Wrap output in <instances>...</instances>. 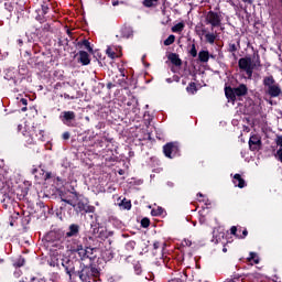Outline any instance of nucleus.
Segmentation results:
<instances>
[{
  "mask_svg": "<svg viewBox=\"0 0 282 282\" xmlns=\"http://www.w3.org/2000/svg\"><path fill=\"white\" fill-rule=\"evenodd\" d=\"M62 265L66 272V274L72 279V276H76V264H74V260L69 258L62 259Z\"/></svg>",
  "mask_w": 282,
  "mask_h": 282,
  "instance_id": "obj_11",
  "label": "nucleus"
},
{
  "mask_svg": "<svg viewBox=\"0 0 282 282\" xmlns=\"http://www.w3.org/2000/svg\"><path fill=\"white\" fill-rule=\"evenodd\" d=\"M58 45H59V46H65V43H64V40H63V39H59V40H58Z\"/></svg>",
  "mask_w": 282,
  "mask_h": 282,
  "instance_id": "obj_60",
  "label": "nucleus"
},
{
  "mask_svg": "<svg viewBox=\"0 0 282 282\" xmlns=\"http://www.w3.org/2000/svg\"><path fill=\"white\" fill-rule=\"evenodd\" d=\"M230 232H231V235H234V237H238L239 238V235L237 234V227L236 226H232L230 228Z\"/></svg>",
  "mask_w": 282,
  "mask_h": 282,
  "instance_id": "obj_45",
  "label": "nucleus"
},
{
  "mask_svg": "<svg viewBox=\"0 0 282 282\" xmlns=\"http://www.w3.org/2000/svg\"><path fill=\"white\" fill-rule=\"evenodd\" d=\"M64 41V45L67 46L69 45V39L65 37V39H62Z\"/></svg>",
  "mask_w": 282,
  "mask_h": 282,
  "instance_id": "obj_57",
  "label": "nucleus"
},
{
  "mask_svg": "<svg viewBox=\"0 0 282 282\" xmlns=\"http://www.w3.org/2000/svg\"><path fill=\"white\" fill-rule=\"evenodd\" d=\"M163 154L169 160H174V158H180V142L172 141L163 145Z\"/></svg>",
  "mask_w": 282,
  "mask_h": 282,
  "instance_id": "obj_5",
  "label": "nucleus"
},
{
  "mask_svg": "<svg viewBox=\"0 0 282 282\" xmlns=\"http://www.w3.org/2000/svg\"><path fill=\"white\" fill-rule=\"evenodd\" d=\"M126 250H128V252H133V250H135V241L130 240L126 243Z\"/></svg>",
  "mask_w": 282,
  "mask_h": 282,
  "instance_id": "obj_32",
  "label": "nucleus"
},
{
  "mask_svg": "<svg viewBox=\"0 0 282 282\" xmlns=\"http://www.w3.org/2000/svg\"><path fill=\"white\" fill-rule=\"evenodd\" d=\"M78 55V63H80L82 65L87 66L91 63V58H89V53H87V51H79Z\"/></svg>",
  "mask_w": 282,
  "mask_h": 282,
  "instance_id": "obj_13",
  "label": "nucleus"
},
{
  "mask_svg": "<svg viewBox=\"0 0 282 282\" xmlns=\"http://www.w3.org/2000/svg\"><path fill=\"white\" fill-rule=\"evenodd\" d=\"M21 274H22L21 270H18L14 272V276H17V278L21 276Z\"/></svg>",
  "mask_w": 282,
  "mask_h": 282,
  "instance_id": "obj_58",
  "label": "nucleus"
},
{
  "mask_svg": "<svg viewBox=\"0 0 282 282\" xmlns=\"http://www.w3.org/2000/svg\"><path fill=\"white\" fill-rule=\"evenodd\" d=\"M72 195H74L75 205H74V210L77 215H80V213H96V207L93 205H89V200L86 199H80L83 195L80 193L73 191L70 192Z\"/></svg>",
  "mask_w": 282,
  "mask_h": 282,
  "instance_id": "obj_3",
  "label": "nucleus"
},
{
  "mask_svg": "<svg viewBox=\"0 0 282 282\" xmlns=\"http://www.w3.org/2000/svg\"><path fill=\"white\" fill-rule=\"evenodd\" d=\"M3 204H12L14 202V194H4Z\"/></svg>",
  "mask_w": 282,
  "mask_h": 282,
  "instance_id": "obj_29",
  "label": "nucleus"
},
{
  "mask_svg": "<svg viewBox=\"0 0 282 282\" xmlns=\"http://www.w3.org/2000/svg\"><path fill=\"white\" fill-rule=\"evenodd\" d=\"M11 82L13 83V85H18L19 84V80L14 77H11Z\"/></svg>",
  "mask_w": 282,
  "mask_h": 282,
  "instance_id": "obj_59",
  "label": "nucleus"
},
{
  "mask_svg": "<svg viewBox=\"0 0 282 282\" xmlns=\"http://www.w3.org/2000/svg\"><path fill=\"white\" fill-rule=\"evenodd\" d=\"M186 91L187 94H195L197 91V84H195V82L189 83L186 87Z\"/></svg>",
  "mask_w": 282,
  "mask_h": 282,
  "instance_id": "obj_27",
  "label": "nucleus"
},
{
  "mask_svg": "<svg viewBox=\"0 0 282 282\" xmlns=\"http://www.w3.org/2000/svg\"><path fill=\"white\" fill-rule=\"evenodd\" d=\"M106 54L107 56H109V58H118V54L115 53L113 48H111V46H108L106 50Z\"/></svg>",
  "mask_w": 282,
  "mask_h": 282,
  "instance_id": "obj_33",
  "label": "nucleus"
},
{
  "mask_svg": "<svg viewBox=\"0 0 282 282\" xmlns=\"http://www.w3.org/2000/svg\"><path fill=\"white\" fill-rule=\"evenodd\" d=\"M167 58L172 63V65H175V67H182V58H180V55H177V53H170Z\"/></svg>",
  "mask_w": 282,
  "mask_h": 282,
  "instance_id": "obj_17",
  "label": "nucleus"
},
{
  "mask_svg": "<svg viewBox=\"0 0 282 282\" xmlns=\"http://www.w3.org/2000/svg\"><path fill=\"white\" fill-rule=\"evenodd\" d=\"M36 180H42L43 182H47L50 180H54L56 175H54L52 172H45V170H42V176L35 175Z\"/></svg>",
  "mask_w": 282,
  "mask_h": 282,
  "instance_id": "obj_19",
  "label": "nucleus"
},
{
  "mask_svg": "<svg viewBox=\"0 0 282 282\" xmlns=\"http://www.w3.org/2000/svg\"><path fill=\"white\" fill-rule=\"evenodd\" d=\"M184 28H185L184 22H178L177 24L172 26V32L174 33L184 32Z\"/></svg>",
  "mask_w": 282,
  "mask_h": 282,
  "instance_id": "obj_26",
  "label": "nucleus"
},
{
  "mask_svg": "<svg viewBox=\"0 0 282 282\" xmlns=\"http://www.w3.org/2000/svg\"><path fill=\"white\" fill-rule=\"evenodd\" d=\"M225 96L227 100H230V102H235L237 100V95L232 86H225Z\"/></svg>",
  "mask_w": 282,
  "mask_h": 282,
  "instance_id": "obj_14",
  "label": "nucleus"
},
{
  "mask_svg": "<svg viewBox=\"0 0 282 282\" xmlns=\"http://www.w3.org/2000/svg\"><path fill=\"white\" fill-rule=\"evenodd\" d=\"M170 282H186L182 276L181 278H174Z\"/></svg>",
  "mask_w": 282,
  "mask_h": 282,
  "instance_id": "obj_49",
  "label": "nucleus"
},
{
  "mask_svg": "<svg viewBox=\"0 0 282 282\" xmlns=\"http://www.w3.org/2000/svg\"><path fill=\"white\" fill-rule=\"evenodd\" d=\"M237 50H238L237 44H235V43L229 44L228 52L235 53V52H237Z\"/></svg>",
  "mask_w": 282,
  "mask_h": 282,
  "instance_id": "obj_39",
  "label": "nucleus"
},
{
  "mask_svg": "<svg viewBox=\"0 0 282 282\" xmlns=\"http://www.w3.org/2000/svg\"><path fill=\"white\" fill-rule=\"evenodd\" d=\"M77 47H80L84 50H87V52H89V54H94V47H91V42H89V40L84 39L79 42H77Z\"/></svg>",
  "mask_w": 282,
  "mask_h": 282,
  "instance_id": "obj_16",
  "label": "nucleus"
},
{
  "mask_svg": "<svg viewBox=\"0 0 282 282\" xmlns=\"http://www.w3.org/2000/svg\"><path fill=\"white\" fill-rule=\"evenodd\" d=\"M198 61L200 63H208L210 61V53L208 51H200L198 53Z\"/></svg>",
  "mask_w": 282,
  "mask_h": 282,
  "instance_id": "obj_21",
  "label": "nucleus"
},
{
  "mask_svg": "<svg viewBox=\"0 0 282 282\" xmlns=\"http://www.w3.org/2000/svg\"><path fill=\"white\" fill-rule=\"evenodd\" d=\"M151 215H152V217H160V216L164 215V208L158 207L156 209H152Z\"/></svg>",
  "mask_w": 282,
  "mask_h": 282,
  "instance_id": "obj_28",
  "label": "nucleus"
},
{
  "mask_svg": "<svg viewBox=\"0 0 282 282\" xmlns=\"http://www.w3.org/2000/svg\"><path fill=\"white\" fill-rule=\"evenodd\" d=\"M164 250V247L162 246V242L160 241H154L152 246V252L154 257H158L159 252L162 254V251Z\"/></svg>",
  "mask_w": 282,
  "mask_h": 282,
  "instance_id": "obj_20",
  "label": "nucleus"
},
{
  "mask_svg": "<svg viewBox=\"0 0 282 282\" xmlns=\"http://www.w3.org/2000/svg\"><path fill=\"white\" fill-rule=\"evenodd\" d=\"M112 6H113V7L119 6L118 0H112Z\"/></svg>",
  "mask_w": 282,
  "mask_h": 282,
  "instance_id": "obj_63",
  "label": "nucleus"
},
{
  "mask_svg": "<svg viewBox=\"0 0 282 282\" xmlns=\"http://www.w3.org/2000/svg\"><path fill=\"white\" fill-rule=\"evenodd\" d=\"M80 235V225L78 224H70L68 226L67 232L64 235V239L66 241V248L69 246V242L72 243L73 239H76V237H79Z\"/></svg>",
  "mask_w": 282,
  "mask_h": 282,
  "instance_id": "obj_8",
  "label": "nucleus"
},
{
  "mask_svg": "<svg viewBox=\"0 0 282 282\" xmlns=\"http://www.w3.org/2000/svg\"><path fill=\"white\" fill-rule=\"evenodd\" d=\"M238 67L241 72H246L248 78H252V74L254 72V66H252L251 57H241L238 61Z\"/></svg>",
  "mask_w": 282,
  "mask_h": 282,
  "instance_id": "obj_7",
  "label": "nucleus"
},
{
  "mask_svg": "<svg viewBox=\"0 0 282 282\" xmlns=\"http://www.w3.org/2000/svg\"><path fill=\"white\" fill-rule=\"evenodd\" d=\"M79 268L75 276H78L83 282L96 281L100 276V269L94 262H89L88 264L80 263Z\"/></svg>",
  "mask_w": 282,
  "mask_h": 282,
  "instance_id": "obj_2",
  "label": "nucleus"
},
{
  "mask_svg": "<svg viewBox=\"0 0 282 282\" xmlns=\"http://www.w3.org/2000/svg\"><path fill=\"white\" fill-rule=\"evenodd\" d=\"M20 102H21V105H23L24 107H28V99L22 98V99L20 100Z\"/></svg>",
  "mask_w": 282,
  "mask_h": 282,
  "instance_id": "obj_52",
  "label": "nucleus"
},
{
  "mask_svg": "<svg viewBox=\"0 0 282 282\" xmlns=\"http://www.w3.org/2000/svg\"><path fill=\"white\" fill-rule=\"evenodd\" d=\"M25 265V258L23 256H20L13 261V268H23Z\"/></svg>",
  "mask_w": 282,
  "mask_h": 282,
  "instance_id": "obj_23",
  "label": "nucleus"
},
{
  "mask_svg": "<svg viewBox=\"0 0 282 282\" xmlns=\"http://www.w3.org/2000/svg\"><path fill=\"white\" fill-rule=\"evenodd\" d=\"M84 245L78 239H73L72 242L68 241L67 250L72 252V254H76L78 257V261L80 263H85L86 260H89V263L96 261V248L91 247L88 241H94V237L88 236L83 238Z\"/></svg>",
  "mask_w": 282,
  "mask_h": 282,
  "instance_id": "obj_1",
  "label": "nucleus"
},
{
  "mask_svg": "<svg viewBox=\"0 0 282 282\" xmlns=\"http://www.w3.org/2000/svg\"><path fill=\"white\" fill-rule=\"evenodd\" d=\"M133 269H134L135 274H138V275L142 274V264H140V262H135L133 264Z\"/></svg>",
  "mask_w": 282,
  "mask_h": 282,
  "instance_id": "obj_36",
  "label": "nucleus"
},
{
  "mask_svg": "<svg viewBox=\"0 0 282 282\" xmlns=\"http://www.w3.org/2000/svg\"><path fill=\"white\" fill-rule=\"evenodd\" d=\"M121 36H123V39H131V36H133V31H131L129 28H123L121 30Z\"/></svg>",
  "mask_w": 282,
  "mask_h": 282,
  "instance_id": "obj_25",
  "label": "nucleus"
},
{
  "mask_svg": "<svg viewBox=\"0 0 282 282\" xmlns=\"http://www.w3.org/2000/svg\"><path fill=\"white\" fill-rule=\"evenodd\" d=\"M248 237V229L242 230V236H238V239H246Z\"/></svg>",
  "mask_w": 282,
  "mask_h": 282,
  "instance_id": "obj_48",
  "label": "nucleus"
},
{
  "mask_svg": "<svg viewBox=\"0 0 282 282\" xmlns=\"http://www.w3.org/2000/svg\"><path fill=\"white\" fill-rule=\"evenodd\" d=\"M252 66H253V69H254L256 67H261V57H260L259 55H257L256 63L252 64Z\"/></svg>",
  "mask_w": 282,
  "mask_h": 282,
  "instance_id": "obj_40",
  "label": "nucleus"
},
{
  "mask_svg": "<svg viewBox=\"0 0 282 282\" xmlns=\"http://www.w3.org/2000/svg\"><path fill=\"white\" fill-rule=\"evenodd\" d=\"M199 26H196V29ZM196 34L197 36H199L202 39V36H205V41L206 43H209V45H215V41H217V34L215 32H208L206 30V26H204V24H202V29L200 30H196Z\"/></svg>",
  "mask_w": 282,
  "mask_h": 282,
  "instance_id": "obj_9",
  "label": "nucleus"
},
{
  "mask_svg": "<svg viewBox=\"0 0 282 282\" xmlns=\"http://www.w3.org/2000/svg\"><path fill=\"white\" fill-rule=\"evenodd\" d=\"M31 173H32V175H34L36 177V175H39V169L33 167Z\"/></svg>",
  "mask_w": 282,
  "mask_h": 282,
  "instance_id": "obj_51",
  "label": "nucleus"
},
{
  "mask_svg": "<svg viewBox=\"0 0 282 282\" xmlns=\"http://www.w3.org/2000/svg\"><path fill=\"white\" fill-rule=\"evenodd\" d=\"M225 282H239V278L227 279Z\"/></svg>",
  "mask_w": 282,
  "mask_h": 282,
  "instance_id": "obj_53",
  "label": "nucleus"
},
{
  "mask_svg": "<svg viewBox=\"0 0 282 282\" xmlns=\"http://www.w3.org/2000/svg\"><path fill=\"white\" fill-rule=\"evenodd\" d=\"M182 245L186 246L187 248H191L193 246V241H191L189 239H184Z\"/></svg>",
  "mask_w": 282,
  "mask_h": 282,
  "instance_id": "obj_42",
  "label": "nucleus"
},
{
  "mask_svg": "<svg viewBox=\"0 0 282 282\" xmlns=\"http://www.w3.org/2000/svg\"><path fill=\"white\" fill-rule=\"evenodd\" d=\"M18 45H19L20 47H22V45H23V40L19 39V40H18Z\"/></svg>",
  "mask_w": 282,
  "mask_h": 282,
  "instance_id": "obj_62",
  "label": "nucleus"
},
{
  "mask_svg": "<svg viewBox=\"0 0 282 282\" xmlns=\"http://www.w3.org/2000/svg\"><path fill=\"white\" fill-rule=\"evenodd\" d=\"M64 98L65 100H74V97H69V95L67 93L64 94Z\"/></svg>",
  "mask_w": 282,
  "mask_h": 282,
  "instance_id": "obj_56",
  "label": "nucleus"
},
{
  "mask_svg": "<svg viewBox=\"0 0 282 282\" xmlns=\"http://www.w3.org/2000/svg\"><path fill=\"white\" fill-rule=\"evenodd\" d=\"M232 182L235 186H238V188H246V180L241 177V174H235Z\"/></svg>",
  "mask_w": 282,
  "mask_h": 282,
  "instance_id": "obj_18",
  "label": "nucleus"
},
{
  "mask_svg": "<svg viewBox=\"0 0 282 282\" xmlns=\"http://www.w3.org/2000/svg\"><path fill=\"white\" fill-rule=\"evenodd\" d=\"M105 257H106L107 261H111V259H113V252L106 251L105 252Z\"/></svg>",
  "mask_w": 282,
  "mask_h": 282,
  "instance_id": "obj_41",
  "label": "nucleus"
},
{
  "mask_svg": "<svg viewBox=\"0 0 282 282\" xmlns=\"http://www.w3.org/2000/svg\"><path fill=\"white\" fill-rule=\"evenodd\" d=\"M119 206H122L124 210H131V200H127V198H123Z\"/></svg>",
  "mask_w": 282,
  "mask_h": 282,
  "instance_id": "obj_30",
  "label": "nucleus"
},
{
  "mask_svg": "<svg viewBox=\"0 0 282 282\" xmlns=\"http://www.w3.org/2000/svg\"><path fill=\"white\" fill-rule=\"evenodd\" d=\"M53 180H56L58 184H65V181L61 176L54 177Z\"/></svg>",
  "mask_w": 282,
  "mask_h": 282,
  "instance_id": "obj_50",
  "label": "nucleus"
},
{
  "mask_svg": "<svg viewBox=\"0 0 282 282\" xmlns=\"http://www.w3.org/2000/svg\"><path fill=\"white\" fill-rule=\"evenodd\" d=\"M243 3H248L249 6H252V0H241Z\"/></svg>",
  "mask_w": 282,
  "mask_h": 282,
  "instance_id": "obj_61",
  "label": "nucleus"
},
{
  "mask_svg": "<svg viewBox=\"0 0 282 282\" xmlns=\"http://www.w3.org/2000/svg\"><path fill=\"white\" fill-rule=\"evenodd\" d=\"M61 200L64 202V204H68V206H72L74 208V206H76V200L73 196V198H64L61 197Z\"/></svg>",
  "mask_w": 282,
  "mask_h": 282,
  "instance_id": "obj_31",
  "label": "nucleus"
},
{
  "mask_svg": "<svg viewBox=\"0 0 282 282\" xmlns=\"http://www.w3.org/2000/svg\"><path fill=\"white\" fill-rule=\"evenodd\" d=\"M160 0H143L142 6L144 8H158Z\"/></svg>",
  "mask_w": 282,
  "mask_h": 282,
  "instance_id": "obj_22",
  "label": "nucleus"
},
{
  "mask_svg": "<svg viewBox=\"0 0 282 282\" xmlns=\"http://www.w3.org/2000/svg\"><path fill=\"white\" fill-rule=\"evenodd\" d=\"M263 143L261 142V137L258 134H252L249 139V149L250 151H261Z\"/></svg>",
  "mask_w": 282,
  "mask_h": 282,
  "instance_id": "obj_12",
  "label": "nucleus"
},
{
  "mask_svg": "<svg viewBox=\"0 0 282 282\" xmlns=\"http://www.w3.org/2000/svg\"><path fill=\"white\" fill-rule=\"evenodd\" d=\"M205 24L210 25L212 32H214L215 28H221V14L215 11H208L205 15Z\"/></svg>",
  "mask_w": 282,
  "mask_h": 282,
  "instance_id": "obj_6",
  "label": "nucleus"
},
{
  "mask_svg": "<svg viewBox=\"0 0 282 282\" xmlns=\"http://www.w3.org/2000/svg\"><path fill=\"white\" fill-rule=\"evenodd\" d=\"M247 261L249 262V263H254L256 265L257 264H259V256H257V253L256 252H250L249 253V258H247Z\"/></svg>",
  "mask_w": 282,
  "mask_h": 282,
  "instance_id": "obj_24",
  "label": "nucleus"
},
{
  "mask_svg": "<svg viewBox=\"0 0 282 282\" xmlns=\"http://www.w3.org/2000/svg\"><path fill=\"white\" fill-rule=\"evenodd\" d=\"M59 120L66 127H74V122L76 121V112L72 110L62 111L59 115Z\"/></svg>",
  "mask_w": 282,
  "mask_h": 282,
  "instance_id": "obj_10",
  "label": "nucleus"
},
{
  "mask_svg": "<svg viewBox=\"0 0 282 282\" xmlns=\"http://www.w3.org/2000/svg\"><path fill=\"white\" fill-rule=\"evenodd\" d=\"M62 138H63V140H69V138H72V134L66 131V132H64V133L62 134Z\"/></svg>",
  "mask_w": 282,
  "mask_h": 282,
  "instance_id": "obj_46",
  "label": "nucleus"
},
{
  "mask_svg": "<svg viewBox=\"0 0 282 282\" xmlns=\"http://www.w3.org/2000/svg\"><path fill=\"white\" fill-rule=\"evenodd\" d=\"M48 11H50V7L42 4V14H47Z\"/></svg>",
  "mask_w": 282,
  "mask_h": 282,
  "instance_id": "obj_47",
  "label": "nucleus"
},
{
  "mask_svg": "<svg viewBox=\"0 0 282 282\" xmlns=\"http://www.w3.org/2000/svg\"><path fill=\"white\" fill-rule=\"evenodd\" d=\"M117 160H118V158L110 156V158L106 159V162H116Z\"/></svg>",
  "mask_w": 282,
  "mask_h": 282,
  "instance_id": "obj_54",
  "label": "nucleus"
},
{
  "mask_svg": "<svg viewBox=\"0 0 282 282\" xmlns=\"http://www.w3.org/2000/svg\"><path fill=\"white\" fill-rule=\"evenodd\" d=\"M151 226V220L149 218L141 219V228H149Z\"/></svg>",
  "mask_w": 282,
  "mask_h": 282,
  "instance_id": "obj_37",
  "label": "nucleus"
},
{
  "mask_svg": "<svg viewBox=\"0 0 282 282\" xmlns=\"http://www.w3.org/2000/svg\"><path fill=\"white\" fill-rule=\"evenodd\" d=\"M126 261L129 263V261H131V256H128V257L126 258Z\"/></svg>",
  "mask_w": 282,
  "mask_h": 282,
  "instance_id": "obj_64",
  "label": "nucleus"
},
{
  "mask_svg": "<svg viewBox=\"0 0 282 282\" xmlns=\"http://www.w3.org/2000/svg\"><path fill=\"white\" fill-rule=\"evenodd\" d=\"M188 54L192 58H197V47L195 43L192 44L191 50L188 51Z\"/></svg>",
  "mask_w": 282,
  "mask_h": 282,
  "instance_id": "obj_35",
  "label": "nucleus"
},
{
  "mask_svg": "<svg viewBox=\"0 0 282 282\" xmlns=\"http://www.w3.org/2000/svg\"><path fill=\"white\" fill-rule=\"evenodd\" d=\"M113 87H116V85L113 83L107 84V89H113Z\"/></svg>",
  "mask_w": 282,
  "mask_h": 282,
  "instance_id": "obj_55",
  "label": "nucleus"
},
{
  "mask_svg": "<svg viewBox=\"0 0 282 282\" xmlns=\"http://www.w3.org/2000/svg\"><path fill=\"white\" fill-rule=\"evenodd\" d=\"M236 97L241 98L248 96V86L246 84H240L238 87L234 88Z\"/></svg>",
  "mask_w": 282,
  "mask_h": 282,
  "instance_id": "obj_15",
  "label": "nucleus"
},
{
  "mask_svg": "<svg viewBox=\"0 0 282 282\" xmlns=\"http://www.w3.org/2000/svg\"><path fill=\"white\" fill-rule=\"evenodd\" d=\"M4 8L8 10V12H14V6L11 4V2H6Z\"/></svg>",
  "mask_w": 282,
  "mask_h": 282,
  "instance_id": "obj_38",
  "label": "nucleus"
},
{
  "mask_svg": "<svg viewBox=\"0 0 282 282\" xmlns=\"http://www.w3.org/2000/svg\"><path fill=\"white\" fill-rule=\"evenodd\" d=\"M175 43V35L171 34L166 40H164L163 44L165 46L173 45Z\"/></svg>",
  "mask_w": 282,
  "mask_h": 282,
  "instance_id": "obj_34",
  "label": "nucleus"
},
{
  "mask_svg": "<svg viewBox=\"0 0 282 282\" xmlns=\"http://www.w3.org/2000/svg\"><path fill=\"white\" fill-rule=\"evenodd\" d=\"M275 143L278 147H281L280 149H282V135L276 137Z\"/></svg>",
  "mask_w": 282,
  "mask_h": 282,
  "instance_id": "obj_44",
  "label": "nucleus"
},
{
  "mask_svg": "<svg viewBox=\"0 0 282 282\" xmlns=\"http://www.w3.org/2000/svg\"><path fill=\"white\" fill-rule=\"evenodd\" d=\"M263 85L267 87V94L271 98H279V96H282L281 85L276 83V79H274V76L270 75L263 78Z\"/></svg>",
  "mask_w": 282,
  "mask_h": 282,
  "instance_id": "obj_4",
  "label": "nucleus"
},
{
  "mask_svg": "<svg viewBox=\"0 0 282 282\" xmlns=\"http://www.w3.org/2000/svg\"><path fill=\"white\" fill-rule=\"evenodd\" d=\"M275 158H278L279 162H282V149L276 151Z\"/></svg>",
  "mask_w": 282,
  "mask_h": 282,
  "instance_id": "obj_43",
  "label": "nucleus"
}]
</instances>
